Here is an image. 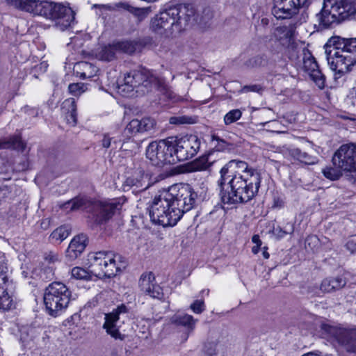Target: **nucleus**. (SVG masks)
<instances>
[{
    "label": "nucleus",
    "mask_w": 356,
    "mask_h": 356,
    "mask_svg": "<svg viewBox=\"0 0 356 356\" xmlns=\"http://www.w3.org/2000/svg\"><path fill=\"white\" fill-rule=\"evenodd\" d=\"M197 194L188 184L172 186L155 197L148 208L151 221L163 227L174 226L194 206Z\"/></svg>",
    "instance_id": "1"
},
{
    "label": "nucleus",
    "mask_w": 356,
    "mask_h": 356,
    "mask_svg": "<svg viewBox=\"0 0 356 356\" xmlns=\"http://www.w3.org/2000/svg\"><path fill=\"white\" fill-rule=\"evenodd\" d=\"M213 17L210 8H204L199 16L191 6L179 4L156 15L151 21L150 29L156 34L167 38L194 24L207 25Z\"/></svg>",
    "instance_id": "2"
},
{
    "label": "nucleus",
    "mask_w": 356,
    "mask_h": 356,
    "mask_svg": "<svg viewBox=\"0 0 356 356\" xmlns=\"http://www.w3.org/2000/svg\"><path fill=\"white\" fill-rule=\"evenodd\" d=\"M7 3L19 10L54 22L60 31L67 29L74 20V13L71 8L59 3L45 0H7Z\"/></svg>",
    "instance_id": "3"
},
{
    "label": "nucleus",
    "mask_w": 356,
    "mask_h": 356,
    "mask_svg": "<svg viewBox=\"0 0 356 356\" xmlns=\"http://www.w3.org/2000/svg\"><path fill=\"white\" fill-rule=\"evenodd\" d=\"M118 92L123 96L132 95L133 92L145 95L154 90L171 98V91L163 78L145 68L131 70L117 81Z\"/></svg>",
    "instance_id": "4"
},
{
    "label": "nucleus",
    "mask_w": 356,
    "mask_h": 356,
    "mask_svg": "<svg viewBox=\"0 0 356 356\" xmlns=\"http://www.w3.org/2000/svg\"><path fill=\"white\" fill-rule=\"evenodd\" d=\"M325 53L334 79H339L351 70L356 64V38L332 36L324 45Z\"/></svg>",
    "instance_id": "5"
},
{
    "label": "nucleus",
    "mask_w": 356,
    "mask_h": 356,
    "mask_svg": "<svg viewBox=\"0 0 356 356\" xmlns=\"http://www.w3.org/2000/svg\"><path fill=\"white\" fill-rule=\"evenodd\" d=\"M261 179V173L257 170H250L247 175L235 174L227 181L226 188L220 190L222 202L227 204L249 202L257 195Z\"/></svg>",
    "instance_id": "6"
},
{
    "label": "nucleus",
    "mask_w": 356,
    "mask_h": 356,
    "mask_svg": "<svg viewBox=\"0 0 356 356\" xmlns=\"http://www.w3.org/2000/svg\"><path fill=\"white\" fill-rule=\"evenodd\" d=\"M356 18V0H323L321 10L315 15L316 31L331 29L345 21Z\"/></svg>",
    "instance_id": "7"
},
{
    "label": "nucleus",
    "mask_w": 356,
    "mask_h": 356,
    "mask_svg": "<svg viewBox=\"0 0 356 356\" xmlns=\"http://www.w3.org/2000/svg\"><path fill=\"white\" fill-rule=\"evenodd\" d=\"M125 199L120 197L108 201H88L82 197H75L65 202L61 208L65 210L76 211L83 209L88 213V218L95 225L106 223L115 214L116 211L121 209Z\"/></svg>",
    "instance_id": "8"
},
{
    "label": "nucleus",
    "mask_w": 356,
    "mask_h": 356,
    "mask_svg": "<svg viewBox=\"0 0 356 356\" xmlns=\"http://www.w3.org/2000/svg\"><path fill=\"white\" fill-rule=\"evenodd\" d=\"M71 296V291L63 283H51L46 288L44 294V302L47 313L54 317L60 315L67 307Z\"/></svg>",
    "instance_id": "9"
},
{
    "label": "nucleus",
    "mask_w": 356,
    "mask_h": 356,
    "mask_svg": "<svg viewBox=\"0 0 356 356\" xmlns=\"http://www.w3.org/2000/svg\"><path fill=\"white\" fill-rule=\"evenodd\" d=\"M125 264L122 256L115 255L112 252H97L90 257L92 272L108 278L115 276L122 268H124Z\"/></svg>",
    "instance_id": "10"
},
{
    "label": "nucleus",
    "mask_w": 356,
    "mask_h": 356,
    "mask_svg": "<svg viewBox=\"0 0 356 356\" xmlns=\"http://www.w3.org/2000/svg\"><path fill=\"white\" fill-rule=\"evenodd\" d=\"M171 137L150 143L146 148V157L153 165L162 167L175 164V151Z\"/></svg>",
    "instance_id": "11"
},
{
    "label": "nucleus",
    "mask_w": 356,
    "mask_h": 356,
    "mask_svg": "<svg viewBox=\"0 0 356 356\" xmlns=\"http://www.w3.org/2000/svg\"><path fill=\"white\" fill-rule=\"evenodd\" d=\"M321 334L329 339L336 340L347 352L356 353V327L344 329L322 323Z\"/></svg>",
    "instance_id": "12"
},
{
    "label": "nucleus",
    "mask_w": 356,
    "mask_h": 356,
    "mask_svg": "<svg viewBox=\"0 0 356 356\" xmlns=\"http://www.w3.org/2000/svg\"><path fill=\"white\" fill-rule=\"evenodd\" d=\"M173 142L175 163L184 161L195 156L200 149L201 140L195 135L185 136L180 138L171 137Z\"/></svg>",
    "instance_id": "13"
},
{
    "label": "nucleus",
    "mask_w": 356,
    "mask_h": 356,
    "mask_svg": "<svg viewBox=\"0 0 356 356\" xmlns=\"http://www.w3.org/2000/svg\"><path fill=\"white\" fill-rule=\"evenodd\" d=\"M129 312V308L124 304H121L112 312L105 314L103 329L115 339L124 340L125 335L120 332V327L124 323V318H128Z\"/></svg>",
    "instance_id": "14"
},
{
    "label": "nucleus",
    "mask_w": 356,
    "mask_h": 356,
    "mask_svg": "<svg viewBox=\"0 0 356 356\" xmlns=\"http://www.w3.org/2000/svg\"><path fill=\"white\" fill-rule=\"evenodd\" d=\"M356 145L353 143L343 144L334 152L332 156L333 165L344 172L355 173L356 179Z\"/></svg>",
    "instance_id": "15"
},
{
    "label": "nucleus",
    "mask_w": 356,
    "mask_h": 356,
    "mask_svg": "<svg viewBox=\"0 0 356 356\" xmlns=\"http://www.w3.org/2000/svg\"><path fill=\"white\" fill-rule=\"evenodd\" d=\"M311 3L312 0H273L271 12L277 19H291L300 8H307Z\"/></svg>",
    "instance_id": "16"
},
{
    "label": "nucleus",
    "mask_w": 356,
    "mask_h": 356,
    "mask_svg": "<svg viewBox=\"0 0 356 356\" xmlns=\"http://www.w3.org/2000/svg\"><path fill=\"white\" fill-rule=\"evenodd\" d=\"M139 287L145 294L153 298L161 300L164 297L162 288L155 283V277L152 272L144 273L139 279Z\"/></svg>",
    "instance_id": "17"
},
{
    "label": "nucleus",
    "mask_w": 356,
    "mask_h": 356,
    "mask_svg": "<svg viewBox=\"0 0 356 356\" xmlns=\"http://www.w3.org/2000/svg\"><path fill=\"white\" fill-rule=\"evenodd\" d=\"M88 244V237L81 234L75 236L70 241L66 251L65 257L70 261H74L81 256Z\"/></svg>",
    "instance_id": "18"
},
{
    "label": "nucleus",
    "mask_w": 356,
    "mask_h": 356,
    "mask_svg": "<svg viewBox=\"0 0 356 356\" xmlns=\"http://www.w3.org/2000/svg\"><path fill=\"white\" fill-rule=\"evenodd\" d=\"M156 121L151 118H143L141 120L134 119L127 125L125 132L130 134L151 133L155 129Z\"/></svg>",
    "instance_id": "19"
},
{
    "label": "nucleus",
    "mask_w": 356,
    "mask_h": 356,
    "mask_svg": "<svg viewBox=\"0 0 356 356\" xmlns=\"http://www.w3.org/2000/svg\"><path fill=\"white\" fill-rule=\"evenodd\" d=\"M15 286L13 282H8L5 285H0V310L9 311L15 307L13 296Z\"/></svg>",
    "instance_id": "20"
},
{
    "label": "nucleus",
    "mask_w": 356,
    "mask_h": 356,
    "mask_svg": "<svg viewBox=\"0 0 356 356\" xmlns=\"http://www.w3.org/2000/svg\"><path fill=\"white\" fill-rule=\"evenodd\" d=\"M122 186L124 191H129L132 187H136V189L138 191L145 190L148 187V184H145L143 171L140 169L136 170L131 176L126 179Z\"/></svg>",
    "instance_id": "21"
},
{
    "label": "nucleus",
    "mask_w": 356,
    "mask_h": 356,
    "mask_svg": "<svg viewBox=\"0 0 356 356\" xmlns=\"http://www.w3.org/2000/svg\"><path fill=\"white\" fill-rule=\"evenodd\" d=\"M214 152H209L197 158L189 164L190 172L208 170L215 163L216 161L211 159Z\"/></svg>",
    "instance_id": "22"
},
{
    "label": "nucleus",
    "mask_w": 356,
    "mask_h": 356,
    "mask_svg": "<svg viewBox=\"0 0 356 356\" xmlns=\"http://www.w3.org/2000/svg\"><path fill=\"white\" fill-rule=\"evenodd\" d=\"M61 110L65 116L67 122L71 126L77 123L76 104L74 98L66 99L61 105Z\"/></svg>",
    "instance_id": "23"
},
{
    "label": "nucleus",
    "mask_w": 356,
    "mask_h": 356,
    "mask_svg": "<svg viewBox=\"0 0 356 356\" xmlns=\"http://www.w3.org/2000/svg\"><path fill=\"white\" fill-rule=\"evenodd\" d=\"M346 284V282L342 277L326 278L323 280L321 284V290L330 293L343 288Z\"/></svg>",
    "instance_id": "24"
},
{
    "label": "nucleus",
    "mask_w": 356,
    "mask_h": 356,
    "mask_svg": "<svg viewBox=\"0 0 356 356\" xmlns=\"http://www.w3.org/2000/svg\"><path fill=\"white\" fill-rule=\"evenodd\" d=\"M171 321L172 323L177 325H182L187 328L188 333L185 337V340L188 339V334L192 332L195 327L196 320L193 317L188 314L184 315H175L172 318Z\"/></svg>",
    "instance_id": "25"
},
{
    "label": "nucleus",
    "mask_w": 356,
    "mask_h": 356,
    "mask_svg": "<svg viewBox=\"0 0 356 356\" xmlns=\"http://www.w3.org/2000/svg\"><path fill=\"white\" fill-rule=\"evenodd\" d=\"M233 162L232 160L229 161L227 164H225L220 170V179L218 181V186L222 188H226V185L227 184V181L232 178V176L235 174L238 173V171H234L233 167Z\"/></svg>",
    "instance_id": "26"
},
{
    "label": "nucleus",
    "mask_w": 356,
    "mask_h": 356,
    "mask_svg": "<svg viewBox=\"0 0 356 356\" xmlns=\"http://www.w3.org/2000/svg\"><path fill=\"white\" fill-rule=\"evenodd\" d=\"M289 154L293 159L307 165H313L317 162L316 156L309 155L305 152H302L299 148H292L289 149Z\"/></svg>",
    "instance_id": "27"
},
{
    "label": "nucleus",
    "mask_w": 356,
    "mask_h": 356,
    "mask_svg": "<svg viewBox=\"0 0 356 356\" xmlns=\"http://www.w3.org/2000/svg\"><path fill=\"white\" fill-rule=\"evenodd\" d=\"M118 51L127 54L135 53L140 47V43L136 40H122L115 42Z\"/></svg>",
    "instance_id": "28"
},
{
    "label": "nucleus",
    "mask_w": 356,
    "mask_h": 356,
    "mask_svg": "<svg viewBox=\"0 0 356 356\" xmlns=\"http://www.w3.org/2000/svg\"><path fill=\"white\" fill-rule=\"evenodd\" d=\"M303 67L310 75L319 69L318 65L312 53L306 48L303 49Z\"/></svg>",
    "instance_id": "29"
},
{
    "label": "nucleus",
    "mask_w": 356,
    "mask_h": 356,
    "mask_svg": "<svg viewBox=\"0 0 356 356\" xmlns=\"http://www.w3.org/2000/svg\"><path fill=\"white\" fill-rule=\"evenodd\" d=\"M118 51L115 48V42L105 45L97 53V58L104 61H111L115 58V54Z\"/></svg>",
    "instance_id": "30"
},
{
    "label": "nucleus",
    "mask_w": 356,
    "mask_h": 356,
    "mask_svg": "<svg viewBox=\"0 0 356 356\" xmlns=\"http://www.w3.org/2000/svg\"><path fill=\"white\" fill-rule=\"evenodd\" d=\"M197 122V117L190 115H175L170 118L169 122L175 125L193 124Z\"/></svg>",
    "instance_id": "31"
},
{
    "label": "nucleus",
    "mask_w": 356,
    "mask_h": 356,
    "mask_svg": "<svg viewBox=\"0 0 356 356\" xmlns=\"http://www.w3.org/2000/svg\"><path fill=\"white\" fill-rule=\"evenodd\" d=\"M268 59L264 55H257L248 59L244 65L249 68L259 67L266 65Z\"/></svg>",
    "instance_id": "32"
},
{
    "label": "nucleus",
    "mask_w": 356,
    "mask_h": 356,
    "mask_svg": "<svg viewBox=\"0 0 356 356\" xmlns=\"http://www.w3.org/2000/svg\"><path fill=\"white\" fill-rule=\"evenodd\" d=\"M343 170L336 166H327L322 170V172L325 177L332 181L338 180L342 176Z\"/></svg>",
    "instance_id": "33"
},
{
    "label": "nucleus",
    "mask_w": 356,
    "mask_h": 356,
    "mask_svg": "<svg viewBox=\"0 0 356 356\" xmlns=\"http://www.w3.org/2000/svg\"><path fill=\"white\" fill-rule=\"evenodd\" d=\"M219 344L216 341H207L203 348V356H218Z\"/></svg>",
    "instance_id": "34"
},
{
    "label": "nucleus",
    "mask_w": 356,
    "mask_h": 356,
    "mask_svg": "<svg viewBox=\"0 0 356 356\" xmlns=\"http://www.w3.org/2000/svg\"><path fill=\"white\" fill-rule=\"evenodd\" d=\"M70 234V229L67 226H60L56 229L50 235V238L56 241L62 242Z\"/></svg>",
    "instance_id": "35"
},
{
    "label": "nucleus",
    "mask_w": 356,
    "mask_h": 356,
    "mask_svg": "<svg viewBox=\"0 0 356 356\" xmlns=\"http://www.w3.org/2000/svg\"><path fill=\"white\" fill-rule=\"evenodd\" d=\"M294 232L293 225L287 224L284 228L280 226L273 227L272 233L277 239L284 238L287 234H291Z\"/></svg>",
    "instance_id": "36"
},
{
    "label": "nucleus",
    "mask_w": 356,
    "mask_h": 356,
    "mask_svg": "<svg viewBox=\"0 0 356 356\" xmlns=\"http://www.w3.org/2000/svg\"><path fill=\"white\" fill-rule=\"evenodd\" d=\"M242 112L239 109H233L229 111L224 116V122L226 125L231 124L241 118Z\"/></svg>",
    "instance_id": "37"
},
{
    "label": "nucleus",
    "mask_w": 356,
    "mask_h": 356,
    "mask_svg": "<svg viewBox=\"0 0 356 356\" xmlns=\"http://www.w3.org/2000/svg\"><path fill=\"white\" fill-rule=\"evenodd\" d=\"M309 76L320 89L324 88L325 83V76L321 72L320 69H318L317 70L314 71Z\"/></svg>",
    "instance_id": "38"
},
{
    "label": "nucleus",
    "mask_w": 356,
    "mask_h": 356,
    "mask_svg": "<svg viewBox=\"0 0 356 356\" xmlns=\"http://www.w3.org/2000/svg\"><path fill=\"white\" fill-rule=\"evenodd\" d=\"M70 94L74 96H79L87 90V85L83 83H71L68 86Z\"/></svg>",
    "instance_id": "39"
},
{
    "label": "nucleus",
    "mask_w": 356,
    "mask_h": 356,
    "mask_svg": "<svg viewBox=\"0 0 356 356\" xmlns=\"http://www.w3.org/2000/svg\"><path fill=\"white\" fill-rule=\"evenodd\" d=\"M72 276L77 280H88L91 278L90 274L80 267H74L72 269Z\"/></svg>",
    "instance_id": "40"
},
{
    "label": "nucleus",
    "mask_w": 356,
    "mask_h": 356,
    "mask_svg": "<svg viewBox=\"0 0 356 356\" xmlns=\"http://www.w3.org/2000/svg\"><path fill=\"white\" fill-rule=\"evenodd\" d=\"M232 162H233V167L234 169V171H238V173L240 172H242L243 175H247L249 173V171L250 170H254L252 168H249L248 165L246 162L240 161V160H232Z\"/></svg>",
    "instance_id": "41"
},
{
    "label": "nucleus",
    "mask_w": 356,
    "mask_h": 356,
    "mask_svg": "<svg viewBox=\"0 0 356 356\" xmlns=\"http://www.w3.org/2000/svg\"><path fill=\"white\" fill-rule=\"evenodd\" d=\"M319 243L320 241L317 236L309 235L305 239V246L314 251L319 245Z\"/></svg>",
    "instance_id": "42"
},
{
    "label": "nucleus",
    "mask_w": 356,
    "mask_h": 356,
    "mask_svg": "<svg viewBox=\"0 0 356 356\" xmlns=\"http://www.w3.org/2000/svg\"><path fill=\"white\" fill-rule=\"evenodd\" d=\"M212 141H216L217 143L214 147V149L212 152H222L227 149L229 144L223 139L220 138L217 136H212Z\"/></svg>",
    "instance_id": "43"
},
{
    "label": "nucleus",
    "mask_w": 356,
    "mask_h": 356,
    "mask_svg": "<svg viewBox=\"0 0 356 356\" xmlns=\"http://www.w3.org/2000/svg\"><path fill=\"white\" fill-rule=\"evenodd\" d=\"M54 277V268L53 266H46L42 270L40 273V277L43 280L50 281Z\"/></svg>",
    "instance_id": "44"
},
{
    "label": "nucleus",
    "mask_w": 356,
    "mask_h": 356,
    "mask_svg": "<svg viewBox=\"0 0 356 356\" xmlns=\"http://www.w3.org/2000/svg\"><path fill=\"white\" fill-rule=\"evenodd\" d=\"M192 311L195 314H201L205 310V305L203 300H196L190 306Z\"/></svg>",
    "instance_id": "45"
},
{
    "label": "nucleus",
    "mask_w": 356,
    "mask_h": 356,
    "mask_svg": "<svg viewBox=\"0 0 356 356\" xmlns=\"http://www.w3.org/2000/svg\"><path fill=\"white\" fill-rule=\"evenodd\" d=\"M264 88L259 84L246 85L243 87L242 91L244 92H254L261 93Z\"/></svg>",
    "instance_id": "46"
},
{
    "label": "nucleus",
    "mask_w": 356,
    "mask_h": 356,
    "mask_svg": "<svg viewBox=\"0 0 356 356\" xmlns=\"http://www.w3.org/2000/svg\"><path fill=\"white\" fill-rule=\"evenodd\" d=\"M13 147L19 151L24 152L26 149V143L19 138H16L13 141Z\"/></svg>",
    "instance_id": "47"
},
{
    "label": "nucleus",
    "mask_w": 356,
    "mask_h": 356,
    "mask_svg": "<svg viewBox=\"0 0 356 356\" xmlns=\"http://www.w3.org/2000/svg\"><path fill=\"white\" fill-rule=\"evenodd\" d=\"M345 247L351 254L356 253V240L353 238L349 239L345 244Z\"/></svg>",
    "instance_id": "48"
},
{
    "label": "nucleus",
    "mask_w": 356,
    "mask_h": 356,
    "mask_svg": "<svg viewBox=\"0 0 356 356\" xmlns=\"http://www.w3.org/2000/svg\"><path fill=\"white\" fill-rule=\"evenodd\" d=\"M44 259L49 264H53L58 261V257L56 254L49 252L45 255Z\"/></svg>",
    "instance_id": "49"
},
{
    "label": "nucleus",
    "mask_w": 356,
    "mask_h": 356,
    "mask_svg": "<svg viewBox=\"0 0 356 356\" xmlns=\"http://www.w3.org/2000/svg\"><path fill=\"white\" fill-rule=\"evenodd\" d=\"M22 111L28 114V115H32L33 117H35L38 115V110L35 109V108H31L29 106H25L23 108H22Z\"/></svg>",
    "instance_id": "50"
},
{
    "label": "nucleus",
    "mask_w": 356,
    "mask_h": 356,
    "mask_svg": "<svg viewBox=\"0 0 356 356\" xmlns=\"http://www.w3.org/2000/svg\"><path fill=\"white\" fill-rule=\"evenodd\" d=\"M112 138L108 134H104L102 140V145L104 148H108L111 144Z\"/></svg>",
    "instance_id": "51"
},
{
    "label": "nucleus",
    "mask_w": 356,
    "mask_h": 356,
    "mask_svg": "<svg viewBox=\"0 0 356 356\" xmlns=\"http://www.w3.org/2000/svg\"><path fill=\"white\" fill-rule=\"evenodd\" d=\"M9 193L10 190L6 186H0V201L4 199Z\"/></svg>",
    "instance_id": "52"
},
{
    "label": "nucleus",
    "mask_w": 356,
    "mask_h": 356,
    "mask_svg": "<svg viewBox=\"0 0 356 356\" xmlns=\"http://www.w3.org/2000/svg\"><path fill=\"white\" fill-rule=\"evenodd\" d=\"M8 282H13V280L9 279L8 273H0V285H5Z\"/></svg>",
    "instance_id": "53"
},
{
    "label": "nucleus",
    "mask_w": 356,
    "mask_h": 356,
    "mask_svg": "<svg viewBox=\"0 0 356 356\" xmlns=\"http://www.w3.org/2000/svg\"><path fill=\"white\" fill-rule=\"evenodd\" d=\"M0 273H8L7 264L3 260H0Z\"/></svg>",
    "instance_id": "54"
},
{
    "label": "nucleus",
    "mask_w": 356,
    "mask_h": 356,
    "mask_svg": "<svg viewBox=\"0 0 356 356\" xmlns=\"http://www.w3.org/2000/svg\"><path fill=\"white\" fill-rule=\"evenodd\" d=\"M252 241L256 244V245H261V241L258 235H254L252 238Z\"/></svg>",
    "instance_id": "55"
},
{
    "label": "nucleus",
    "mask_w": 356,
    "mask_h": 356,
    "mask_svg": "<svg viewBox=\"0 0 356 356\" xmlns=\"http://www.w3.org/2000/svg\"><path fill=\"white\" fill-rule=\"evenodd\" d=\"M264 251H263V252H262V254H263V256H264V257L265 259H268V258H269V257H270V254H269V253L267 252V248L264 247Z\"/></svg>",
    "instance_id": "56"
},
{
    "label": "nucleus",
    "mask_w": 356,
    "mask_h": 356,
    "mask_svg": "<svg viewBox=\"0 0 356 356\" xmlns=\"http://www.w3.org/2000/svg\"><path fill=\"white\" fill-rule=\"evenodd\" d=\"M92 8H99L100 9H107V6L106 5H104V4H101V5H99V4H94L92 6Z\"/></svg>",
    "instance_id": "57"
},
{
    "label": "nucleus",
    "mask_w": 356,
    "mask_h": 356,
    "mask_svg": "<svg viewBox=\"0 0 356 356\" xmlns=\"http://www.w3.org/2000/svg\"><path fill=\"white\" fill-rule=\"evenodd\" d=\"M79 65H82L83 68L86 69V68H91L92 66L91 64L88 63H81L79 64Z\"/></svg>",
    "instance_id": "58"
},
{
    "label": "nucleus",
    "mask_w": 356,
    "mask_h": 356,
    "mask_svg": "<svg viewBox=\"0 0 356 356\" xmlns=\"http://www.w3.org/2000/svg\"><path fill=\"white\" fill-rule=\"evenodd\" d=\"M259 248H260V246L259 245H255L252 248V252L254 253V254H257L259 251Z\"/></svg>",
    "instance_id": "59"
},
{
    "label": "nucleus",
    "mask_w": 356,
    "mask_h": 356,
    "mask_svg": "<svg viewBox=\"0 0 356 356\" xmlns=\"http://www.w3.org/2000/svg\"><path fill=\"white\" fill-rule=\"evenodd\" d=\"M92 75H88V76L86 72H82V73H81L80 77L84 79H86L87 77H90Z\"/></svg>",
    "instance_id": "60"
},
{
    "label": "nucleus",
    "mask_w": 356,
    "mask_h": 356,
    "mask_svg": "<svg viewBox=\"0 0 356 356\" xmlns=\"http://www.w3.org/2000/svg\"><path fill=\"white\" fill-rule=\"evenodd\" d=\"M268 19H266V18H263V19H261V23H262L263 24H268Z\"/></svg>",
    "instance_id": "61"
},
{
    "label": "nucleus",
    "mask_w": 356,
    "mask_h": 356,
    "mask_svg": "<svg viewBox=\"0 0 356 356\" xmlns=\"http://www.w3.org/2000/svg\"><path fill=\"white\" fill-rule=\"evenodd\" d=\"M21 339L23 340V343H25V345H28V343H29L28 340L24 339L22 337H21Z\"/></svg>",
    "instance_id": "62"
},
{
    "label": "nucleus",
    "mask_w": 356,
    "mask_h": 356,
    "mask_svg": "<svg viewBox=\"0 0 356 356\" xmlns=\"http://www.w3.org/2000/svg\"><path fill=\"white\" fill-rule=\"evenodd\" d=\"M6 143L0 142V149L3 148Z\"/></svg>",
    "instance_id": "63"
},
{
    "label": "nucleus",
    "mask_w": 356,
    "mask_h": 356,
    "mask_svg": "<svg viewBox=\"0 0 356 356\" xmlns=\"http://www.w3.org/2000/svg\"><path fill=\"white\" fill-rule=\"evenodd\" d=\"M302 356H313V354L312 353H308V354H305V355H304Z\"/></svg>",
    "instance_id": "64"
}]
</instances>
